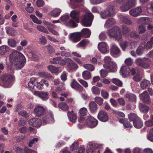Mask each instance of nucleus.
<instances>
[{
    "label": "nucleus",
    "mask_w": 153,
    "mask_h": 153,
    "mask_svg": "<svg viewBox=\"0 0 153 153\" xmlns=\"http://www.w3.org/2000/svg\"><path fill=\"white\" fill-rule=\"evenodd\" d=\"M65 62L67 63L68 67L72 71L74 70L76 64L71 59L66 58L65 59Z\"/></svg>",
    "instance_id": "24"
},
{
    "label": "nucleus",
    "mask_w": 153,
    "mask_h": 153,
    "mask_svg": "<svg viewBox=\"0 0 153 153\" xmlns=\"http://www.w3.org/2000/svg\"><path fill=\"white\" fill-rule=\"evenodd\" d=\"M100 73L101 76L104 78L107 75L108 72L106 70L102 69L100 71Z\"/></svg>",
    "instance_id": "60"
},
{
    "label": "nucleus",
    "mask_w": 153,
    "mask_h": 153,
    "mask_svg": "<svg viewBox=\"0 0 153 153\" xmlns=\"http://www.w3.org/2000/svg\"><path fill=\"white\" fill-rule=\"evenodd\" d=\"M111 81L113 83L119 87H121L123 85L122 82L117 78H114L112 79Z\"/></svg>",
    "instance_id": "40"
},
{
    "label": "nucleus",
    "mask_w": 153,
    "mask_h": 153,
    "mask_svg": "<svg viewBox=\"0 0 153 153\" xmlns=\"http://www.w3.org/2000/svg\"><path fill=\"white\" fill-rule=\"evenodd\" d=\"M110 53L112 56L116 57L120 55V51L117 46L113 45L111 48Z\"/></svg>",
    "instance_id": "20"
},
{
    "label": "nucleus",
    "mask_w": 153,
    "mask_h": 153,
    "mask_svg": "<svg viewBox=\"0 0 153 153\" xmlns=\"http://www.w3.org/2000/svg\"><path fill=\"white\" fill-rule=\"evenodd\" d=\"M102 96L105 99H106L108 97V94L106 91L102 90L101 92Z\"/></svg>",
    "instance_id": "59"
},
{
    "label": "nucleus",
    "mask_w": 153,
    "mask_h": 153,
    "mask_svg": "<svg viewBox=\"0 0 153 153\" xmlns=\"http://www.w3.org/2000/svg\"><path fill=\"white\" fill-rule=\"evenodd\" d=\"M114 113L115 114V115L117 117L118 119H120V117L123 118L125 117V114L122 112L115 111Z\"/></svg>",
    "instance_id": "58"
},
{
    "label": "nucleus",
    "mask_w": 153,
    "mask_h": 153,
    "mask_svg": "<svg viewBox=\"0 0 153 153\" xmlns=\"http://www.w3.org/2000/svg\"><path fill=\"white\" fill-rule=\"evenodd\" d=\"M61 12V10L58 8H55L52 11L50 14L53 17H56L58 16Z\"/></svg>",
    "instance_id": "32"
},
{
    "label": "nucleus",
    "mask_w": 153,
    "mask_h": 153,
    "mask_svg": "<svg viewBox=\"0 0 153 153\" xmlns=\"http://www.w3.org/2000/svg\"><path fill=\"white\" fill-rule=\"evenodd\" d=\"M58 107L65 111H67L69 108V107L67 105V104L64 102L59 103L58 105Z\"/></svg>",
    "instance_id": "35"
},
{
    "label": "nucleus",
    "mask_w": 153,
    "mask_h": 153,
    "mask_svg": "<svg viewBox=\"0 0 153 153\" xmlns=\"http://www.w3.org/2000/svg\"><path fill=\"white\" fill-rule=\"evenodd\" d=\"M28 123L31 126L37 127L41 126L42 124V121L40 119L33 118L30 119L28 121Z\"/></svg>",
    "instance_id": "18"
},
{
    "label": "nucleus",
    "mask_w": 153,
    "mask_h": 153,
    "mask_svg": "<svg viewBox=\"0 0 153 153\" xmlns=\"http://www.w3.org/2000/svg\"><path fill=\"white\" fill-rule=\"evenodd\" d=\"M71 7L73 9L76 8V0H70Z\"/></svg>",
    "instance_id": "62"
},
{
    "label": "nucleus",
    "mask_w": 153,
    "mask_h": 153,
    "mask_svg": "<svg viewBox=\"0 0 153 153\" xmlns=\"http://www.w3.org/2000/svg\"><path fill=\"white\" fill-rule=\"evenodd\" d=\"M142 12L141 8L138 7L132 9L129 11L130 15L133 17H137L140 16Z\"/></svg>",
    "instance_id": "19"
},
{
    "label": "nucleus",
    "mask_w": 153,
    "mask_h": 153,
    "mask_svg": "<svg viewBox=\"0 0 153 153\" xmlns=\"http://www.w3.org/2000/svg\"><path fill=\"white\" fill-rule=\"evenodd\" d=\"M37 29L41 32H42L46 33H48V32L46 29L42 26L38 25L37 27Z\"/></svg>",
    "instance_id": "50"
},
{
    "label": "nucleus",
    "mask_w": 153,
    "mask_h": 153,
    "mask_svg": "<svg viewBox=\"0 0 153 153\" xmlns=\"http://www.w3.org/2000/svg\"><path fill=\"white\" fill-rule=\"evenodd\" d=\"M45 112V108L42 106H36L34 110L33 113L36 116L40 117L44 115Z\"/></svg>",
    "instance_id": "13"
},
{
    "label": "nucleus",
    "mask_w": 153,
    "mask_h": 153,
    "mask_svg": "<svg viewBox=\"0 0 153 153\" xmlns=\"http://www.w3.org/2000/svg\"><path fill=\"white\" fill-rule=\"evenodd\" d=\"M145 125L148 127H150L153 126V121L151 120H149L145 121L144 123Z\"/></svg>",
    "instance_id": "54"
},
{
    "label": "nucleus",
    "mask_w": 153,
    "mask_h": 153,
    "mask_svg": "<svg viewBox=\"0 0 153 153\" xmlns=\"http://www.w3.org/2000/svg\"><path fill=\"white\" fill-rule=\"evenodd\" d=\"M48 68L53 73H56L58 71V68L52 65L48 66Z\"/></svg>",
    "instance_id": "43"
},
{
    "label": "nucleus",
    "mask_w": 153,
    "mask_h": 153,
    "mask_svg": "<svg viewBox=\"0 0 153 153\" xmlns=\"http://www.w3.org/2000/svg\"><path fill=\"white\" fill-rule=\"evenodd\" d=\"M91 34V31L89 29L87 28H83L81 32H77V42L80 40L82 36L88 38L90 37Z\"/></svg>",
    "instance_id": "12"
},
{
    "label": "nucleus",
    "mask_w": 153,
    "mask_h": 153,
    "mask_svg": "<svg viewBox=\"0 0 153 153\" xmlns=\"http://www.w3.org/2000/svg\"><path fill=\"white\" fill-rule=\"evenodd\" d=\"M115 23V20L113 18H109L106 21L105 25V27L107 28L110 27Z\"/></svg>",
    "instance_id": "31"
},
{
    "label": "nucleus",
    "mask_w": 153,
    "mask_h": 153,
    "mask_svg": "<svg viewBox=\"0 0 153 153\" xmlns=\"http://www.w3.org/2000/svg\"><path fill=\"white\" fill-rule=\"evenodd\" d=\"M97 118L100 121L102 122H106L108 120V117L107 113L105 111L103 110L100 111L97 115Z\"/></svg>",
    "instance_id": "16"
},
{
    "label": "nucleus",
    "mask_w": 153,
    "mask_h": 153,
    "mask_svg": "<svg viewBox=\"0 0 153 153\" xmlns=\"http://www.w3.org/2000/svg\"><path fill=\"white\" fill-rule=\"evenodd\" d=\"M53 114H51L49 116L48 115L45 116L43 118L42 121L43 123H47L50 120H51L53 119Z\"/></svg>",
    "instance_id": "38"
},
{
    "label": "nucleus",
    "mask_w": 153,
    "mask_h": 153,
    "mask_svg": "<svg viewBox=\"0 0 153 153\" xmlns=\"http://www.w3.org/2000/svg\"><path fill=\"white\" fill-rule=\"evenodd\" d=\"M130 121H132L134 126L137 128H141L143 125V121L136 114L131 113L128 115Z\"/></svg>",
    "instance_id": "4"
},
{
    "label": "nucleus",
    "mask_w": 153,
    "mask_h": 153,
    "mask_svg": "<svg viewBox=\"0 0 153 153\" xmlns=\"http://www.w3.org/2000/svg\"><path fill=\"white\" fill-rule=\"evenodd\" d=\"M147 137L150 141L153 142V128L150 130Z\"/></svg>",
    "instance_id": "44"
},
{
    "label": "nucleus",
    "mask_w": 153,
    "mask_h": 153,
    "mask_svg": "<svg viewBox=\"0 0 153 153\" xmlns=\"http://www.w3.org/2000/svg\"><path fill=\"white\" fill-rule=\"evenodd\" d=\"M98 123V120L93 116L90 115L88 117L85 121V124L83 126H82L80 125L81 123H78L77 126L80 129L82 128L85 125L89 128H93L96 126Z\"/></svg>",
    "instance_id": "5"
},
{
    "label": "nucleus",
    "mask_w": 153,
    "mask_h": 153,
    "mask_svg": "<svg viewBox=\"0 0 153 153\" xmlns=\"http://www.w3.org/2000/svg\"><path fill=\"white\" fill-rule=\"evenodd\" d=\"M30 17L32 19L34 23L38 24H41L42 23V22L41 21L39 20L38 18L34 15H30Z\"/></svg>",
    "instance_id": "49"
},
{
    "label": "nucleus",
    "mask_w": 153,
    "mask_h": 153,
    "mask_svg": "<svg viewBox=\"0 0 153 153\" xmlns=\"http://www.w3.org/2000/svg\"><path fill=\"white\" fill-rule=\"evenodd\" d=\"M151 85V83L149 81L144 79L141 82L140 86L143 89H146L148 88Z\"/></svg>",
    "instance_id": "30"
},
{
    "label": "nucleus",
    "mask_w": 153,
    "mask_h": 153,
    "mask_svg": "<svg viewBox=\"0 0 153 153\" xmlns=\"http://www.w3.org/2000/svg\"><path fill=\"white\" fill-rule=\"evenodd\" d=\"M70 17L76 22V10L71 11L70 13Z\"/></svg>",
    "instance_id": "51"
},
{
    "label": "nucleus",
    "mask_w": 153,
    "mask_h": 153,
    "mask_svg": "<svg viewBox=\"0 0 153 153\" xmlns=\"http://www.w3.org/2000/svg\"><path fill=\"white\" fill-rule=\"evenodd\" d=\"M89 107L91 113L94 114L97 112L98 109L97 105L94 102H91L89 104Z\"/></svg>",
    "instance_id": "25"
},
{
    "label": "nucleus",
    "mask_w": 153,
    "mask_h": 153,
    "mask_svg": "<svg viewBox=\"0 0 153 153\" xmlns=\"http://www.w3.org/2000/svg\"><path fill=\"white\" fill-rule=\"evenodd\" d=\"M122 32L124 35H128L129 32V28L126 26H123L122 27Z\"/></svg>",
    "instance_id": "41"
},
{
    "label": "nucleus",
    "mask_w": 153,
    "mask_h": 153,
    "mask_svg": "<svg viewBox=\"0 0 153 153\" xmlns=\"http://www.w3.org/2000/svg\"><path fill=\"white\" fill-rule=\"evenodd\" d=\"M126 97L129 100L132 102H134L136 99V95L131 93H127L126 94Z\"/></svg>",
    "instance_id": "34"
},
{
    "label": "nucleus",
    "mask_w": 153,
    "mask_h": 153,
    "mask_svg": "<svg viewBox=\"0 0 153 153\" xmlns=\"http://www.w3.org/2000/svg\"><path fill=\"white\" fill-rule=\"evenodd\" d=\"M38 139L37 138H33L30 140L28 143V146L30 147H31L33 145L36 143L38 141Z\"/></svg>",
    "instance_id": "45"
},
{
    "label": "nucleus",
    "mask_w": 153,
    "mask_h": 153,
    "mask_svg": "<svg viewBox=\"0 0 153 153\" xmlns=\"http://www.w3.org/2000/svg\"><path fill=\"white\" fill-rule=\"evenodd\" d=\"M68 116L70 121L73 123H75L76 119V116L73 111L71 112L69 111L67 113Z\"/></svg>",
    "instance_id": "26"
},
{
    "label": "nucleus",
    "mask_w": 153,
    "mask_h": 153,
    "mask_svg": "<svg viewBox=\"0 0 153 153\" xmlns=\"http://www.w3.org/2000/svg\"><path fill=\"white\" fill-rule=\"evenodd\" d=\"M107 44L105 42H101L99 43L98 48L100 52L103 54L106 53L107 51Z\"/></svg>",
    "instance_id": "23"
},
{
    "label": "nucleus",
    "mask_w": 153,
    "mask_h": 153,
    "mask_svg": "<svg viewBox=\"0 0 153 153\" xmlns=\"http://www.w3.org/2000/svg\"><path fill=\"white\" fill-rule=\"evenodd\" d=\"M128 44L129 43L126 41H125L121 44V47L123 51L125 50Z\"/></svg>",
    "instance_id": "63"
},
{
    "label": "nucleus",
    "mask_w": 153,
    "mask_h": 153,
    "mask_svg": "<svg viewBox=\"0 0 153 153\" xmlns=\"http://www.w3.org/2000/svg\"><path fill=\"white\" fill-rule=\"evenodd\" d=\"M95 102L100 105H102L103 103V99L100 97H97L95 98Z\"/></svg>",
    "instance_id": "48"
},
{
    "label": "nucleus",
    "mask_w": 153,
    "mask_h": 153,
    "mask_svg": "<svg viewBox=\"0 0 153 153\" xmlns=\"http://www.w3.org/2000/svg\"><path fill=\"white\" fill-rule=\"evenodd\" d=\"M115 13V9L112 5H110L105 10L101 12L100 14L101 17L103 19H105L114 14Z\"/></svg>",
    "instance_id": "8"
},
{
    "label": "nucleus",
    "mask_w": 153,
    "mask_h": 153,
    "mask_svg": "<svg viewBox=\"0 0 153 153\" xmlns=\"http://www.w3.org/2000/svg\"><path fill=\"white\" fill-rule=\"evenodd\" d=\"M98 147V144L95 143H90L88 149L87 150V153H100L99 150L97 149Z\"/></svg>",
    "instance_id": "17"
},
{
    "label": "nucleus",
    "mask_w": 153,
    "mask_h": 153,
    "mask_svg": "<svg viewBox=\"0 0 153 153\" xmlns=\"http://www.w3.org/2000/svg\"><path fill=\"white\" fill-rule=\"evenodd\" d=\"M7 42L8 45L12 47H14L16 46V42L13 39H8Z\"/></svg>",
    "instance_id": "42"
},
{
    "label": "nucleus",
    "mask_w": 153,
    "mask_h": 153,
    "mask_svg": "<svg viewBox=\"0 0 153 153\" xmlns=\"http://www.w3.org/2000/svg\"><path fill=\"white\" fill-rule=\"evenodd\" d=\"M120 19L122 22L127 25H131L132 24L130 18L127 16H121L120 17Z\"/></svg>",
    "instance_id": "28"
},
{
    "label": "nucleus",
    "mask_w": 153,
    "mask_h": 153,
    "mask_svg": "<svg viewBox=\"0 0 153 153\" xmlns=\"http://www.w3.org/2000/svg\"><path fill=\"white\" fill-rule=\"evenodd\" d=\"M94 18V16L91 12L86 13L83 16L82 19V25L85 27L91 26Z\"/></svg>",
    "instance_id": "6"
},
{
    "label": "nucleus",
    "mask_w": 153,
    "mask_h": 153,
    "mask_svg": "<svg viewBox=\"0 0 153 153\" xmlns=\"http://www.w3.org/2000/svg\"><path fill=\"white\" fill-rule=\"evenodd\" d=\"M13 78V76L10 74L3 75L1 77V79L3 82V86L5 88L10 87Z\"/></svg>",
    "instance_id": "9"
},
{
    "label": "nucleus",
    "mask_w": 153,
    "mask_h": 153,
    "mask_svg": "<svg viewBox=\"0 0 153 153\" xmlns=\"http://www.w3.org/2000/svg\"><path fill=\"white\" fill-rule=\"evenodd\" d=\"M61 55L63 56L72 57L71 53L70 52L62 51L61 53Z\"/></svg>",
    "instance_id": "53"
},
{
    "label": "nucleus",
    "mask_w": 153,
    "mask_h": 153,
    "mask_svg": "<svg viewBox=\"0 0 153 153\" xmlns=\"http://www.w3.org/2000/svg\"><path fill=\"white\" fill-rule=\"evenodd\" d=\"M15 150L17 153H37L35 151L30 150L27 148L23 149L18 147L16 148Z\"/></svg>",
    "instance_id": "22"
},
{
    "label": "nucleus",
    "mask_w": 153,
    "mask_h": 153,
    "mask_svg": "<svg viewBox=\"0 0 153 153\" xmlns=\"http://www.w3.org/2000/svg\"><path fill=\"white\" fill-rule=\"evenodd\" d=\"M108 34L110 37H113L117 41L122 38L120 29L117 27H113L110 29L108 31Z\"/></svg>",
    "instance_id": "7"
},
{
    "label": "nucleus",
    "mask_w": 153,
    "mask_h": 153,
    "mask_svg": "<svg viewBox=\"0 0 153 153\" xmlns=\"http://www.w3.org/2000/svg\"><path fill=\"white\" fill-rule=\"evenodd\" d=\"M140 100L146 104H150L151 101L150 98L147 91H145L143 93L139 94Z\"/></svg>",
    "instance_id": "14"
},
{
    "label": "nucleus",
    "mask_w": 153,
    "mask_h": 153,
    "mask_svg": "<svg viewBox=\"0 0 153 153\" xmlns=\"http://www.w3.org/2000/svg\"><path fill=\"white\" fill-rule=\"evenodd\" d=\"M76 142L75 141L70 146V149L72 152L75 153L76 152Z\"/></svg>",
    "instance_id": "56"
},
{
    "label": "nucleus",
    "mask_w": 153,
    "mask_h": 153,
    "mask_svg": "<svg viewBox=\"0 0 153 153\" xmlns=\"http://www.w3.org/2000/svg\"><path fill=\"white\" fill-rule=\"evenodd\" d=\"M70 40L74 42H76V32L70 33L69 37Z\"/></svg>",
    "instance_id": "39"
},
{
    "label": "nucleus",
    "mask_w": 153,
    "mask_h": 153,
    "mask_svg": "<svg viewBox=\"0 0 153 153\" xmlns=\"http://www.w3.org/2000/svg\"><path fill=\"white\" fill-rule=\"evenodd\" d=\"M131 69L128 66H124L121 68L120 71V74L123 77L125 78L130 73Z\"/></svg>",
    "instance_id": "21"
},
{
    "label": "nucleus",
    "mask_w": 153,
    "mask_h": 153,
    "mask_svg": "<svg viewBox=\"0 0 153 153\" xmlns=\"http://www.w3.org/2000/svg\"><path fill=\"white\" fill-rule=\"evenodd\" d=\"M144 48L142 47H139L136 50V52L138 55H141L142 54L144 51Z\"/></svg>",
    "instance_id": "55"
},
{
    "label": "nucleus",
    "mask_w": 153,
    "mask_h": 153,
    "mask_svg": "<svg viewBox=\"0 0 153 153\" xmlns=\"http://www.w3.org/2000/svg\"><path fill=\"white\" fill-rule=\"evenodd\" d=\"M75 22V20L71 19L68 22H67L65 24L68 26L74 28L76 27V23Z\"/></svg>",
    "instance_id": "37"
},
{
    "label": "nucleus",
    "mask_w": 153,
    "mask_h": 153,
    "mask_svg": "<svg viewBox=\"0 0 153 153\" xmlns=\"http://www.w3.org/2000/svg\"><path fill=\"white\" fill-rule=\"evenodd\" d=\"M89 42H90L89 40L85 39H84L77 45V47L84 49Z\"/></svg>",
    "instance_id": "27"
},
{
    "label": "nucleus",
    "mask_w": 153,
    "mask_h": 153,
    "mask_svg": "<svg viewBox=\"0 0 153 153\" xmlns=\"http://www.w3.org/2000/svg\"><path fill=\"white\" fill-rule=\"evenodd\" d=\"M142 77L140 74L137 73L133 77L134 80L136 82H139L142 79Z\"/></svg>",
    "instance_id": "52"
},
{
    "label": "nucleus",
    "mask_w": 153,
    "mask_h": 153,
    "mask_svg": "<svg viewBox=\"0 0 153 153\" xmlns=\"http://www.w3.org/2000/svg\"><path fill=\"white\" fill-rule=\"evenodd\" d=\"M10 59L16 66L17 68L21 69L24 65L26 62V59L21 53L17 51H13L10 56Z\"/></svg>",
    "instance_id": "1"
},
{
    "label": "nucleus",
    "mask_w": 153,
    "mask_h": 153,
    "mask_svg": "<svg viewBox=\"0 0 153 153\" xmlns=\"http://www.w3.org/2000/svg\"><path fill=\"white\" fill-rule=\"evenodd\" d=\"M9 47L6 45H4L0 47V54L3 55L9 51Z\"/></svg>",
    "instance_id": "33"
},
{
    "label": "nucleus",
    "mask_w": 153,
    "mask_h": 153,
    "mask_svg": "<svg viewBox=\"0 0 153 153\" xmlns=\"http://www.w3.org/2000/svg\"><path fill=\"white\" fill-rule=\"evenodd\" d=\"M139 107L140 111L143 113H147L149 110L148 106L142 103H140Z\"/></svg>",
    "instance_id": "29"
},
{
    "label": "nucleus",
    "mask_w": 153,
    "mask_h": 153,
    "mask_svg": "<svg viewBox=\"0 0 153 153\" xmlns=\"http://www.w3.org/2000/svg\"><path fill=\"white\" fill-rule=\"evenodd\" d=\"M88 112L86 108L83 107L81 108L79 110V115L78 119V122L82 126H83L85 124V118L84 116H85Z\"/></svg>",
    "instance_id": "11"
},
{
    "label": "nucleus",
    "mask_w": 153,
    "mask_h": 153,
    "mask_svg": "<svg viewBox=\"0 0 153 153\" xmlns=\"http://www.w3.org/2000/svg\"><path fill=\"white\" fill-rule=\"evenodd\" d=\"M34 94L39 97L42 100L46 101L48 100L49 97V95L48 92L41 91H35L34 92Z\"/></svg>",
    "instance_id": "15"
},
{
    "label": "nucleus",
    "mask_w": 153,
    "mask_h": 153,
    "mask_svg": "<svg viewBox=\"0 0 153 153\" xmlns=\"http://www.w3.org/2000/svg\"><path fill=\"white\" fill-rule=\"evenodd\" d=\"M36 87L39 89H41L44 88V86L41 80L40 82H37L36 85Z\"/></svg>",
    "instance_id": "57"
},
{
    "label": "nucleus",
    "mask_w": 153,
    "mask_h": 153,
    "mask_svg": "<svg viewBox=\"0 0 153 153\" xmlns=\"http://www.w3.org/2000/svg\"><path fill=\"white\" fill-rule=\"evenodd\" d=\"M117 101L119 104L122 106H124L126 105V102L125 100L122 98L118 99L117 100Z\"/></svg>",
    "instance_id": "61"
},
{
    "label": "nucleus",
    "mask_w": 153,
    "mask_h": 153,
    "mask_svg": "<svg viewBox=\"0 0 153 153\" xmlns=\"http://www.w3.org/2000/svg\"><path fill=\"white\" fill-rule=\"evenodd\" d=\"M82 76L85 80L88 79L91 77L90 72L88 71H85L82 72Z\"/></svg>",
    "instance_id": "36"
},
{
    "label": "nucleus",
    "mask_w": 153,
    "mask_h": 153,
    "mask_svg": "<svg viewBox=\"0 0 153 153\" xmlns=\"http://www.w3.org/2000/svg\"><path fill=\"white\" fill-rule=\"evenodd\" d=\"M70 17L69 16L65 15L61 16L60 17L61 20L63 22H66L69 19Z\"/></svg>",
    "instance_id": "64"
},
{
    "label": "nucleus",
    "mask_w": 153,
    "mask_h": 153,
    "mask_svg": "<svg viewBox=\"0 0 153 153\" xmlns=\"http://www.w3.org/2000/svg\"><path fill=\"white\" fill-rule=\"evenodd\" d=\"M104 64L103 67L109 70V72H114L117 69V65L115 63L111 61V58L109 56H105L104 59Z\"/></svg>",
    "instance_id": "2"
},
{
    "label": "nucleus",
    "mask_w": 153,
    "mask_h": 153,
    "mask_svg": "<svg viewBox=\"0 0 153 153\" xmlns=\"http://www.w3.org/2000/svg\"><path fill=\"white\" fill-rule=\"evenodd\" d=\"M150 59L147 58L143 59L138 58L136 60V63L138 65L144 68H146L149 66Z\"/></svg>",
    "instance_id": "10"
},
{
    "label": "nucleus",
    "mask_w": 153,
    "mask_h": 153,
    "mask_svg": "<svg viewBox=\"0 0 153 153\" xmlns=\"http://www.w3.org/2000/svg\"><path fill=\"white\" fill-rule=\"evenodd\" d=\"M83 66L85 69L91 71H93L94 69V66L91 64H85Z\"/></svg>",
    "instance_id": "46"
},
{
    "label": "nucleus",
    "mask_w": 153,
    "mask_h": 153,
    "mask_svg": "<svg viewBox=\"0 0 153 153\" xmlns=\"http://www.w3.org/2000/svg\"><path fill=\"white\" fill-rule=\"evenodd\" d=\"M116 1L122 4L120 8L122 12H125L135 6L136 0H116Z\"/></svg>",
    "instance_id": "3"
},
{
    "label": "nucleus",
    "mask_w": 153,
    "mask_h": 153,
    "mask_svg": "<svg viewBox=\"0 0 153 153\" xmlns=\"http://www.w3.org/2000/svg\"><path fill=\"white\" fill-rule=\"evenodd\" d=\"M92 93L94 94H99L100 93V90L98 87L94 86L92 88Z\"/></svg>",
    "instance_id": "47"
}]
</instances>
